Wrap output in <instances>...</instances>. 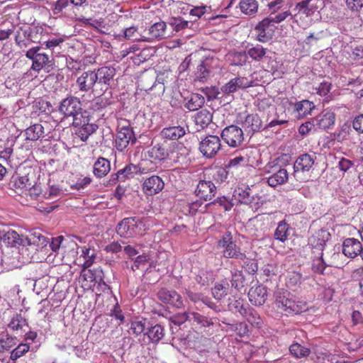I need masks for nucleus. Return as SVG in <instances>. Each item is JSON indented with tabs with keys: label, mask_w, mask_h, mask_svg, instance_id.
I'll use <instances>...</instances> for the list:
<instances>
[{
	"label": "nucleus",
	"mask_w": 363,
	"mask_h": 363,
	"mask_svg": "<svg viewBox=\"0 0 363 363\" xmlns=\"http://www.w3.org/2000/svg\"><path fill=\"white\" fill-rule=\"evenodd\" d=\"M274 304L278 313L286 316L298 315L308 310L306 301L297 299L288 291L277 292Z\"/></svg>",
	"instance_id": "1"
},
{
	"label": "nucleus",
	"mask_w": 363,
	"mask_h": 363,
	"mask_svg": "<svg viewBox=\"0 0 363 363\" xmlns=\"http://www.w3.org/2000/svg\"><path fill=\"white\" fill-rule=\"evenodd\" d=\"M145 231L143 220L136 217L123 219L116 227V233L121 238H130L141 236Z\"/></svg>",
	"instance_id": "2"
},
{
	"label": "nucleus",
	"mask_w": 363,
	"mask_h": 363,
	"mask_svg": "<svg viewBox=\"0 0 363 363\" xmlns=\"http://www.w3.org/2000/svg\"><path fill=\"white\" fill-rule=\"evenodd\" d=\"M136 137L130 122L121 119L117 126L115 147L117 150L123 152L129 145H134Z\"/></svg>",
	"instance_id": "3"
},
{
	"label": "nucleus",
	"mask_w": 363,
	"mask_h": 363,
	"mask_svg": "<svg viewBox=\"0 0 363 363\" xmlns=\"http://www.w3.org/2000/svg\"><path fill=\"white\" fill-rule=\"evenodd\" d=\"M41 48L35 46L30 48L26 53V57L32 61L30 69L39 73L41 70L50 71L52 67V60L48 55L41 52Z\"/></svg>",
	"instance_id": "4"
},
{
	"label": "nucleus",
	"mask_w": 363,
	"mask_h": 363,
	"mask_svg": "<svg viewBox=\"0 0 363 363\" xmlns=\"http://www.w3.org/2000/svg\"><path fill=\"white\" fill-rule=\"evenodd\" d=\"M174 149V145L166 141L155 144L152 143L151 147L146 151L145 155L152 162H160L170 159Z\"/></svg>",
	"instance_id": "5"
},
{
	"label": "nucleus",
	"mask_w": 363,
	"mask_h": 363,
	"mask_svg": "<svg viewBox=\"0 0 363 363\" xmlns=\"http://www.w3.org/2000/svg\"><path fill=\"white\" fill-rule=\"evenodd\" d=\"M314 162L315 160L313 155L308 153L301 155L298 157L294 164V176L295 179L300 182L306 181L307 177L305 173H308L313 167Z\"/></svg>",
	"instance_id": "6"
},
{
	"label": "nucleus",
	"mask_w": 363,
	"mask_h": 363,
	"mask_svg": "<svg viewBox=\"0 0 363 363\" xmlns=\"http://www.w3.org/2000/svg\"><path fill=\"white\" fill-rule=\"evenodd\" d=\"M81 101L77 97L71 96L64 99L59 106V111L65 117H73L74 125H79L77 122L76 116L81 113Z\"/></svg>",
	"instance_id": "7"
},
{
	"label": "nucleus",
	"mask_w": 363,
	"mask_h": 363,
	"mask_svg": "<svg viewBox=\"0 0 363 363\" xmlns=\"http://www.w3.org/2000/svg\"><path fill=\"white\" fill-rule=\"evenodd\" d=\"M95 74H97L99 94H103L108 90L111 83L113 81L116 69L111 66H104L95 69Z\"/></svg>",
	"instance_id": "8"
},
{
	"label": "nucleus",
	"mask_w": 363,
	"mask_h": 363,
	"mask_svg": "<svg viewBox=\"0 0 363 363\" xmlns=\"http://www.w3.org/2000/svg\"><path fill=\"white\" fill-rule=\"evenodd\" d=\"M77 85L80 91H91L99 94L97 74L95 69L84 72L77 79Z\"/></svg>",
	"instance_id": "9"
},
{
	"label": "nucleus",
	"mask_w": 363,
	"mask_h": 363,
	"mask_svg": "<svg viewBox=\"0 0 363 363\" xmlns=\"http://www.w3.org/2000/svg\"><path fill=\"white\" fill-rule=\"evenodd\" d=\"M220 138L216 135H208L199 144V150L206 158L213 157L220 150Z\"/></svg>",
	"instance_id": "10"
},
{
	"label": "nucleus",
	"mask_w": 363,
	"mask_h": 363,
	"mask_svg": "<svg viewBox=\"0 0 363 363\" xmlns=\"http://www.w3.org/2000/svg\"><path fill=\"white\" fill-rule=\"evenodd\" d=\"M164 186V183L161 177L152 175L143 182L142 189L147 196H153L160 193Z\"/></svg>",
	"instance_id": "11"
},
{
	"label": "nucleus",
	"mask_w": 363,
	"mask_h": 363,
	"mask_svg": "<svg viewBox=\"0 0 363 363\" xmlns=\"http://www.w3.org/2000/svg\"><path fill=\"white\" fill-rule=\"evenodd\" d=\"M167 24L164 21H159L152 25L146 34L144 35L143 42H154L160 40L166 37Z\"/></svg>",
	"instance_id": "12"
},
{
	"label": "nucleus",
	"mask_w": 363,
	"mask_h": 363,
	"mask_svg": "<svg viewBox=\"0 0 363 363\" xmlns=\"http://www.w3.org/2000/svg\"><path fill=\"white\" fill-rule=\"evenodd\" d=\"M157 297L163 303L170 304L177 308H181L183 306L181 296L174 290L162 289L159 291Z\"/></svg>",
	"instance_id": "13"
},
{
	"label": "nucleus",
	"mask_w": 363,
	"mask_h": 363,
	"mask_svg": "<svg viewBox=\"0 0 363 363\" xmlns=\"http://www.w3.org/2000/svg\"><path fill=\"white\" fill-rule=\"evenodd\" d=\"M362 250V244L359 240L353 238H346L342 243V253L348 258H355Z\"/></svg>",
	"instance_id": "14"
},
{
	"label": "nucleus",
	"mask_w": 363,
	"mask_h": 363,
	"mask_svg": "<svg viewBox=\"0 0 363 363\" xmlns=\"http://www.w3.org/2000/svg\"><path fill=\"white\" fill-rule=\"evenodd\" d=\"M330 234L326 230H318L309 238V245L313 249L323 252Z\"/></svg>",
	"instance_id": "15"
},
{
	"label": "nucleus",
	"mask_w": 363,
	"mask_h": 363,
	"mask_svg": "<svg viewBox=\"0 0 363 363\" xmlns=\"http://www.w3.org/2000/svg\"><path fill=\"white\" fill-rule=\"evenodd\" d=\"M250 303L255 306L263 305L267 298V289L262 285L253 286L248 292Z\"/></svg>",
	"instance_id": "16"
},
{
	"label": "nucleus",
	"mask_w": 363,
	"mask_h": 363,
	"mask_svg": "<svg viewBox=\"0 0 363 363\" xmlns=\"http://www.w3.org/2000/svg\"><path fill=\"white\" fill-rule=\"evenodd\" d=\"M195 192L197 196L204 201L211 200L215 195L216 186L211 181H200Z\"/></svg>",
	"instance_id": "17"
},
{
	"label": "nucleus",
	"mask_w": 363,
	"mask_h": 363,
	"mask_svg": "<svg viewBox=\"0 0 363 363\" xmlns=\"http://www.w3.org/2000/svg\"><path fill=\"white\" fill-rule=\"evenodd\" d=\"M314 121L319 129H329L335 124V114L331 111L324 110L314 118Z\"/></svg>",
	"instance_id": "18"
},
{
	"label": "nucleus",
	"mask_w": 363,
	"mask_h": 363,
	"mask_svg": "<svg viewBox=\"0 0 363 363\" xmlns=\"http://www.w3.org/2000/svg\"><path fill=\"white\" fill-rule=\"evenodd\" d=\"M315 108L313 102L303 99L294 104V111L298 118H303L311 115Z\"/></svg>",
	"instance_id": "19"
},
{
	"label": "nucleus",
	"mask_w": 363,
	"mask_h": 363,
	"mask_svg": "<svg viewBox=\"0 0 363 363\" xmlns=\"http://www.w3.org/2000/svg\"><path fill=\"white\" fill-rule=\"evenodd\" d=\"M213 115L206 110L203 109L199 111L194 116V122L196 126V130L200 131L205 129L212 122Z\"/></svg>",
	"instance_id": "20"
},
{
	"label": "nucleus",
	"mask_w": 363,
	"mask_h": 363,
	"mask_svg": "<svg viewBox=\"0 0 363 363\" xmlns=\"http://www.w3.org/2000/svg\"><path fill=\"white\" fill-rule=\"evenodd\" d=\"M262 122L257 113L248 114L242 123L245 130L252 133L259 131L262 128Z\"/></svg>",
	"instance_id": "21"
},
{
	"label": "nucleus",
	"mask_w": 363,
	"mask_h": 363,
	"mask_svg": "<svg viewBox=\"0 0 363 363\" xmlns=\"http://www.w3.org/2000/svg\"><path fill=\"white\" fill-rule=\"evenodd\" d=\"M21 312L22 311L20 312H15L8 324V328L13 332L21 331L25 326L28 325V320L22 315Z\"/></svg>",
	"instance_id": "22"
},
{
	"label": "nucleus",
	"mask_w": 363,
	"mask_h": 363,
	"mask_svg": "<svg viewBox=\"0 0 363 363\" xmlns=\"http://www.w3.org/2000/svg\"><path fill=\"white\" fill-rule=\"evenodd\" d=\"M15 42L21 48H27L33 40L30 38V28L20 27L15 35Z\"/></svg>",
	"instance_id": "23"
},
{
	"label": "nucleus",
	"mask_w": 363,
	"mask_h": 363,
	"mask_svg": "<svg viewBox=\"0 0 363 363\" xmlns=\"http://www.w3.org/2000/svg\"><path fill=\"white\" fill-rule=\"evenodd\" d=\"M243 140V132L242 129L235 125H228V146L237 147Z\"/></svg>",
	"instance_id": "24"
},
{
	"label": "nucleus",
	"mask_w": 363,
	"mask_h": 363,
	"mask_svg": "<svg viewBox=\"0 0 363 363\" xmlns=\"http://www.w3.org/2000/svg\"><path fill=\"white\" fill-rule=\"evenodd\" d=\"M186 131L184 128L180 125L164 128L161 131L162 138L172 140L179 139L183 137Z\"/></svg>",
	"instance_id": "25"
},
{
	"label": "nucleus",
	"mask_w": 363,
	"mask_h": 363,
	"mask_svg": "<svg viewBox=\"0 0 363 363\" xmlns=\"http://www.w3.org/2000/svg\"><path fill=\"white\" fill-rule=\"evenodd\" d=\"M271 13L267 18L262 20L261 26L273 25L274 23H280L285 21L289 16H291V13L289 10L277 13V11H271Z\"/></svg>",
	"instance_id": "26"
},
{
	"label": "nucleus",
	"mask_w": 363,
	"mask_h": 363,
	"mask_svg": "<svg viewBox=\"0 0 363 363\" xmlns=\"http://www.w3.org/2000/svg\"><path fill=\"white\" fill-rule=\"evenodd\" d=\"M110 170V162L104 157H99L94 164L93 172L96 177L102 178L105 177Z\"/></svg>",
	"instance_id": "27"
},
{
	"label": "nucleus",
	"mask_w": 363,
	"mask_h": 363,
	"mask_svg": "<svg viewBox=\"0 0 363 363\" xmlns=\"http://www.w3.org/2000/svg\"><path fill=\"white\" fill-rule=\"evenodd\" d=\"M185 100L186 103L184 106L190 111H197L205 104L204 97L202 95L196 93L191 94Z\"/></svg>",
	"instance_id": "28"
},
{
	"label": "nucleus",
	"mask_w": 363,
	"mask_h": 363,
	"mask_svg": "<svg viewBox=\"0 0 363 363\" xmlns=\"http://www.w3.org/2000/svg\"><path fill=\"white\" fill-rule=\"evenodd\" d=\"M233 333L230 336H235V339L238 340V337H243L248 336L249 329L247 325L245 322H240L236 323H228V333Z\"/></svg>",
	"instance_id": "29"
},
{
	"label": "nucleus",
	"mask_w": 363,
	"mask_h": 363,
	"mask_svg": "<svg viewBox=\"0 0 363 363\" xmlns=\"http://www.w3.org/2000/svg\"><path fill=\"white\" fill-rule=\"evenodd\" d=\"M26 140L36 141L40 138L44 137V128L40 123H36L25 130Z\"/></svg>",
	"instance_id": "30"
},
{
	"label": "nucleus",
	"mask_w": 363,
	"mask_h": 363,
	"mask_svg": "<svg viewBox=\"0 0 363 363\" xmlns=\"http://www.w3.org/2000/svg\"><path fill=\"white\" fill-rule=\"evenodd\" d=\"M288 180V172L286 169L280 168L275 173L267 178V183L269 186L275 187L278 185L286 183Z\"/></svg>",
	"instance_id": "31"
},
{
	"label": "nucleus",
	"mask_w": 363,
	"mask_h": 363,
	"mask_svg": "<svg viewBox=\"0 0 363 363\" xmlns=\"http://www.w3.org/2000/svg\"><path fill=\"white\" fill-rule=\"evenodd\" d=\"M97 128L98 125L94 123H84L76 130L75 134L82 141L85 142Z\"/></svg>",
	"instance_id": "32"
},
{
	"label": "nucleus",
	"mask_w": 363,
	"mask_h": 363,
	"mask_svg": "<svg viewBox=\"0 0 363 363\" xmlns=\"http://www.w3.org/2000/svg\"><path fill=\"white\" fill-rule=\"evenodd\" d=\"M138 167L133 164H129L116 173L117 179L125 182L126 179L133 178L138 172Z\"/></svg>",
	"instance_id": "33"
},
{
	"label": "nucleus",
	"mask_w": 363,
	"mask_h": 363,
	"mask_svg": "<svg viewBox=\"0 0 363 363\" xmlns=\"http://www.w3.org/2000/svg\"><path fill=\"white\" fill-rule=\"evenodd\" d=\"M289 228V225L285 220L280 221L274 233V239L284 242L288 239Z\"/></svg>",
	"instance_id": "34"
},
{
	"label": "nucleus",
	"mask_w": 363,
	"mask_h": 363,
	"mask_svg": "<svg viewBox=\"0 0 363 363\" xmlns=\"http://www.w3.org/2000/svg\"><path fill=\"white\" fill-rule=\"evenodd\" d=\"M242 316L254 327L260 328L263 325V321L259 313L253 308H248Z\"/></svg>",
	"instance_id": "35"
},
{
	"label": "nucleus",
	"mask_w": 363,
	"mask_h": 363,
	"mask_svg": "<svg viewBox=\"0 0 363 363\" xmlns=\"http://www.w3.org/2000/svg\"><path fill=\"white\" fill-rule=\"evenodd\" d=\"M251 86V82L245 77H238L228 82V92H234L238 89H245Z\"/></svg>",
	"instance_id": "36"
},
{
	"label": "nucleus",
	"mask_w": 363,
	"mask_h": 363,
	"mask_svg": "<svg viewBox=\"0 0 363 363\" xmlns=\"http://www.w3.org/2000/svg\"><path fill=\"white\" fill-rule=\"evenodd\" d=\"M262 21H260L255 27V30L258 31L257 40L259 42L266 43L272 38V34L269 31L272 30V28L269 29L272 25H266L264 26H261Z\"/></svg>",
	"instance_id": "37"
},
{
	"label": "nucleus",
	"mask_w": 363,
	"mask_h": 363,
	"mask_svg": "<svg viewBox=\"0 0 363 363\" xmlns=\"http://www.w3.org/2000/svg\"><path fill=\"white\" fill-rule=\"evenodd\" d=\"M52 192L48 194L47 191H43L40 185L35 184L28 189V194L33 199L43 200L44 199L51 198Z\"/></svg>",
	"instance_id": "38"
},
{
	"label": "nucleus",
	"mask_w": 363,
	"mask_h": 363,
	"mask_svg": "<svg viewBox=\"0 0 363 363\" xmlns=\"http://www.w3.org/2000/svg\"><path fill=\"white\" fill-rule=\"evenodd\" d=\"M118 37H123L128 40H133L134 41H143L144 35L139 34L138 33V28L135 26H130L123 30V33L118 35Z\"/></svg>",
	"instance_id": "39"
},
{
	"label": "nucleus",
	"mask_w": 363,
	"mask_h": 363,
	"mask_svg": "<svg viewBox=\"0 0 363 363\" xmlns=\"http://www.w3.org/2000/svg\"><path fill=\"white\" fill-rule=\"evenodd\" d=\"M239 4L242 12L247 15H252L258 10V3L256 0H242Z\"/></svg>",
	"instance_id": "40"
},
{
	"label": "nucleus",
	"mask_w": 363,
	"mask_h": 363,
	"mask_svg": "<svg viewBox=\"0 0 363 363\" xmlns=\"http://www.w3.org/2000/svg\"><path fill=\"white\" fill-rule=\"evenodd\" d=\"M289 351L291 355L298 359L308 357L311 353L309 348L304 347L297 342L292 344L289 347Z\"/></svg>",
	"instance_id": "41"
},
{
	"label": "nucleus",
	"mask_w": 363,
	"mask_h": 363,
	"mask_svg": "<svg viewBox=\"0 0 363 363\" xmlns=\"http://www.w3.org/2000/svg\"><path fill=\"white\" fill-rule=\"evenodd\" d=\"M147 336L152 342H158L164 335V330L161 325H155L151 327L148 332Z\"/></svg>",
	"instance_id": "42"
},
{
	"label": "nucleus",
	"mask_w": 363,
	"mask_h": 363,
	"mask_svg": "<svg viewBox=\"0 0 363 363\" xmlns=\"http://www.w3.org/2000/svg\"><path fill=\"white\" fill-rule=\"evenodd\" d=\"M233 197L240 203H247L250 202V189L238 187L234 190Z\"/></svg>",
	"instance_id": "43"
},
{
	"label": "nucleus",
	"mask_w": 363,
	"mask_h": 363,
	"mask_svg": "<svg viewBox=\"0 0 363 363\" xmlns=\"http://www.w3.org/2000/svg\"><path fill=\"white\" fill-rule=\"evenodd\" d=\"M247 53L253 60L260 62L266 55V49L260 45H257L249 48Z\"/></svg>",
	"instance_id": "44"
},
{
	"label": "nucleus",
	"mask_w": 363,
	"mask_h": 363,
	"mask_svg": "<svg viewBox=\"0 0 363 363\" xmlns=\"http://www.w3.org/2000/svg\"><path fill=\"white\" fill-rule=\"evenodd\" d=\"M230 281L232 287H234L236 290L240 291L245 286V278L242 272L237 269L232 272V279Z\"/></svg>",
	"instance_id": "45"
},
{
	"label": "nucleus",
	"mask_w": 363,
	"mask_h": 363,
	"mask_svg": "<svg viewBox=\"0 0 363 363\" xmlns=\"http://www.w3.org/2000/svg\"><path fill=\"white\" fill-rule=\"evenodd\" d=\"M228 308L229 310H235V312H239L242 315L244 312H245L249 307L247 304L244 303L243 298H242L241 297H238V298H235L233 301H230V303H228Z\"/></svg>",
	"instance_id": "46"
},
{
	"label": "nucleus",
	"mask_w": 363,
	"mask_h": 363,
	"mask_svg": "<svg viewBox=\"0 0 363 363\" xmlns=\"http://www.w3.org/2000/svg\"><path fill=\"white\" fill-rule=\"evenodd\" d=\"M318 255L317 258L313 259L311 269L314 273L323 274L327 265L323 259V252H320Z\"/></svg>",
	"instance_id": "47"
},
{
	"label": "nucleus",
	"mask_w": 363,
	"mask_h": 363,
	"mask_svg": "<svg viewBox=\"0 0 363 363\" xmlns=\"http://www.w3.org/2000/svg\"><path fill=\"white\" fill-rule=\"evenodd\" d=\"M33 107L35 111H38L39 113H41L48 114L52 110V106L50 102L42 99L35 101V104L33 105Z\"/></svg>",
	"instance_id": "48"
},
{
	"label": "nucleus",
	"mask_w": 363,
	"mask_h": 363,
	"mask_svg": "<svg viewBox=\"0 0 363 363\" xmlns=\"http://www.w3.org/2000/svg\"><path fill=\"white\" fill-rule=\"evenodd\" d=\"M30 346L28 344L21 343L11 352V359L16 360L17 359L23 356L29 351Z\"/></svg>",
	"instance_id": "49"
},
{
	"label": "nucleus",
	"mask_w": 363,
	"mask_h": 363,
	"mask_svg": "<svg viewBox=\"0 0 363 363\" xmlns=\"http://www.w3.org/2000/svg\"><path fill=\"white\" fill-rule=\"evenodd\" d=\"M314 118L302 123L298 128V133L301 136H306L312 131H316Z\"/></svg>",
	"instance_id": "50"
},
{
	"label": "nucleus",
	"mask_w": 363,
	"mask_h": 363,
	"mask_svg": "<svg viewBox=\"0 0 363 363\" xmlns=\"http://www.w3.org/2000/svg\"><path fill=\"white\" fill-rule=\"evenodd\" d=\"M12 182L13 186L16 189L23 190L24 189H26L28 186L30 185V183H29V179L28 176H18L13 178Z\"/></svg>",
	"instance_id": "51"
},
{
	"label": "nucleus",
	"mask_w": 363,
	"mask_h": 363,
	"mask_svg": "<svg viewBox=\"0 0 363 363\" xmlns=\"http://www.w3.org/2000/svg\"><path fill=\"white\" fill-rule=\"evenodd\" d=\"M209 75V70L204 65L203 62H201L197 66V70L195 72L196 78L200 82L206 80Z\"/></svg>",
	"instance_id": "52"
},
{
	"label": "nucleus",
	"mask_w": 363,
	"mask_h": 363,
	"mask_svg": "<svg viewBox=\"0 0 363 363\" xmlns=\"http://www.w3.org/2000/svg\"><path fill=\"white\" fill-rule=\"evenodd\" d=\"M213 177L217 182H224L227 178V170L225 167L216 166L213 168Z\"/></svg>",
	"instance_id": "53"
},
{
	"label": "nucleus",
	"mask_w": 363,
	"mask_h": 363,
	"mask_svg": "<svg viewBox=\"0 0 363 363\" xmlns=\"http://www.w3.org/2000/svg\"><path fill=\"white\" fill-rule=\"evenodd\" d=\"M228 257L243 259L245 258V255L236 247L235 243L228 242Z\"/></svg>",
	"instance_id": "54"
},
{
	"label": "nucleus",
	"mask_w": 363,
	"mask_h": 363,
	"mask_svg": "<svg viewBox=\"0 0 363 363\" xmlns=\"http://www.w3.org/2000/svg\"><path fill=\"white\" fill-rule=\"evenodd\" d=\"M191 316V319H193L198 324H200L201 326L207 327L213 324V322L208 318L199 314V313L193 312L190 313Z\"/></svg>",
	"instance_id": "55"
},
{
	"label": "nucleus",
	"mask_w": 363,
	"mask_h": 363,
	"mask_svg": "<svg viewBox=\"0 0 363 363\" xmlns=\"http://www.w3.org/2000/svg\"><path fill=\"white\" fill-rule=\"evenodd\" d=\"M145 329V323L144 320H136L131 323L130 330L136 336L144 333Z\"/></svg>",
	"instance_id": "56"
},
{
	"label": "nucleus",
	"mask_w": 363,
	"mask_h": 363,
	"mask_svg": "<svg viewBox=\"0 0 363 363\" xmlns=\"http://www.w3.org/2000/svg\"><path fill=\"white\" fill-rule=\"evenodd\" d=\"M90 251V248L84 247L82 250V255L85 259V261L82 265L84 272H85L86 269L90 267L93 264L95 259V256L94 255H89Z\"/></svg>",
	"instance_id": "57"
},
{
	"label": "nucleus",
	"mask_w": 363,
	"mask_h": 363,
	"mask_svg": "<svg viewBox=\"0 0 363 363\" xmlns=\"http://www.w3.org/2000/svg\"><path fill=\"white\" fill-rule=\"evenodd\" d=\"M301 274L297 272L291 273L286 280V285L288 287H295L298 286L301 282Z\"/></svg>",
	"instance_id": "58"
},
{
	"label": "nucleus",
	"mask_w": 363,
	"mask_h": 363,
	"mask_svg": "<svg viewBox=\"0 0 363 363\" xmlns=\"http://www.w3.org/2000/svg\"><path fill=\"white\" fill-rule=\"evenodd\" d=\"M70 0H57L52 8V12L55 15H60L69 6Z\"/></svg>",
	"instance_id": "59"
},
{
	"label": "nucleus",
	"mask_w": 363,
	"mask_h": 363,
	"mask_svg": "<svg viewBox=\"0 0 363 363\" xmlns=\"http://www.w3.org/2000/svg\"><path fill=\"white\" fill-rule=\"evenodd\" d=\"M189 21H185L181 18H174L171 21V25L174 26L176 31H179L189 27Z\"/></svg>",
	"instance_id": "60"
},
{
	"label": "nucleus",
	"mask_w": 363,
	"mask_h": 363,
	"mask_svg": "<svg viewBox=\"0 0 363 363\" xmlns=\"http://www.w3.org/2000/svg\"><path fill=\"white\" fill-rule=\"evenodd\" d=\"M110 315L114 317L116 320H118L120 321L118 323L119 325L124 322L125 317L122 313V311L118 303L114 305L113 308L111 311Z\"/></svg>",
	"instance_id": "61"
},
{
	"label": "nucleus",
	"mask_w": 363,
	"mask_h": 363,
	"mask_svg": "<svg viewBox=\"0 0 363 363\" xmlns=\"http://www.w3.org/2000/svg\"><path fill=\"white\" fill-rule=\"evenodd\" d=\"M31 236H33V238L30 240H32L33 243L35 244L38 242L37 245H41L42 247L46 246L49 243L48 240L40 233H35L32 234Z\"/></svg>",
	"instance_id": "62"
},
{
	"label": "nucleus",
	"mask_w": 363,
	"mask_h": 363,
	"mask_svg": "<svg viewBox=\"0 0 363 363\" xmlns=\"http://www.w3.org/2000/svg\"><path fill=\"white\" fill-rule=\"evenodd\" d=\"M65 240L64 237L62 235L57 236L56 238H53L52 239L51 242L50 243V247L53 252H57L61 247L63 246V241Z\"/></svg>",
	"instance_id": "63"
},
{
	"label": "nucleus",
	"mask_w": 363,
	"mask_h": 363,
	"mask_svg": "<svg viewBox=\"0 0 363 363\" xmlns=\"http://www.w3.org/2000/svg\"><path fill=\"white\" fill-rule=\"evenodd\" d=\"M352 126L357 132L363 133V114H360L354 118Z\"/></svg>",
	"instance_id": "64"
}]
</instances>
